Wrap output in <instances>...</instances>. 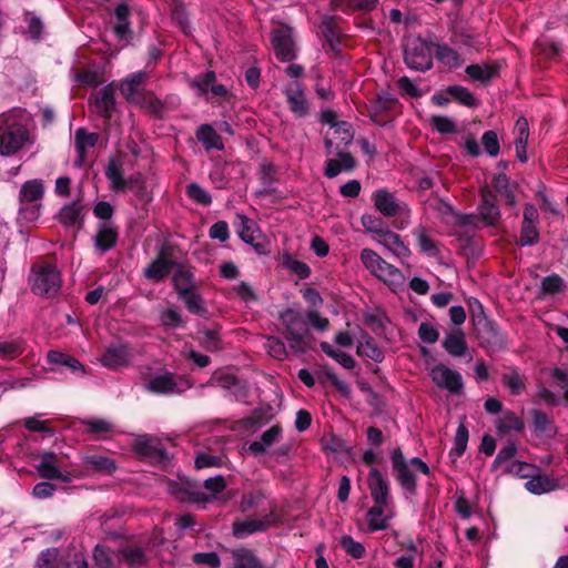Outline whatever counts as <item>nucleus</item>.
Here are the masks:
<instances>
[{"instance_id": "1", "label": "nucleus", "mask_w": 568, "mask_h": 568, "mask_svg": "<svg viewBox=\"0 0 568 568\" xmlns=\"http://www.w3.org/2000/svg\"><path fill=\"white\" fill-rule=\"evenodd\" d=\"M31 115L23 109L13 108L0 114V154L10 156L30 142Z\"/></svg>"}, {"instance_id": "2", "label": "nucleus", "mask_w": 568, "mask_h": 568, "mask_svg": "<svg viewBox=\"0 0 568 568\" xmlns=\"http://www.w3.org/2000/svg\"><path fill=\"white\" fill-rule=\"evenodd\" d=\"M390 462L394 471L396 473V480L398 485L408 494H415L417 481L416 473L430 475L429 466L419 457L406 459L400 448H394L390 452Z\"/></svg>"}, {"instance_id": "3", "label": "nucleus", "mask_w": 568, "mask_h": 568, "mask_svg": "<svg viewBox=\"0 0 568 568\" xmlns=\"http://www.w3.org/2000/svg\"><path fill=\"white\" fill-rule=\"evenodd\" d=\"M280 320L285 327V337L294 353H304L310 335L305 314L295 308H286L280 313Z\"/></svg>"}, {"instance_id": "4", "label": "nucleus", "mask_w": 568, "mask_h": 568, "mask_svg": "<svg viewBox=\"0 0 568 568\" xmlns=\"http://www.w3.org/2000/svg\"><path fill=\"white\" fill-rule=\"evenodd\" d=\"M361 262L372 275L387 284L393 291L402 288L405 284L403 273L394 265L383 260L375 251L363 248L361 251Z\"/></svg>"}, {"instance_id": "5", "label": "nucleus", "mask_w": 568, "mask_h": 568, "mask_svg": "<svg viewBox=\"0 0 568 568\" xmlns=\"http://www.w3.org/2000/svg\"><path fill=\"white\" fill-rule=\"evenodd\" d=\"M44 194L43 182L33 179L24 182L19 192V220L27 223L39 219Z\"/></svg>"}, {"instance_id": "6", "label": "nucleus", "mask_w": 568, "mask_h": 568, "mask_svg": "<svg viewBox=\"0 0 568 568\" xmlns=\"http://www.w3.org/2000/svg\"><path fill=\"white\" fill-rule=\"evenodd\" d=\"M434 44L420 37H408L404 43V62L407 68L425 72L433 67Z\"/></svg>"}, {"instance_id": "7", "label": "nucleus", "mask_w": 568, "mask_h": 568, "mask_svg": "<svg viewBox=\"0 0 568 568\" xmlns=\"http://www.w3.org/2000/svg\"><path fill=\"white\" fill-rule=\"evenodd\" d=\"M372 201L382 215L386 217L402 216L400 222L395 224L396 229L404 230L409 224L410 209L405 202L399 201L394 193L386 189H378L372 194Z\"/></svg>"}, {"instance_id": "8", "label": "nucleus", "mask_w": 568, "mask_h": 568, "mask_svg": "<svg viewBox=\"0 0 568 568\" xmlns=\"http://www.w3.org/2000/svg\"><path fill=\"white\" fill-rule=\"evenodd\" d=\"M29 281L31 291L45 297L54 295L62 283L60 272L51 264L33 266Z\"/></svg>"}, {"instance_id": "9", "label": "nucleus", "mask_w": 568, "mask_h": 568, "mask_svg": "<svg viewBox=\"0 0 568 568\" xmlns=\"http://www.w3.org/2000/svg\"><path fill=\"white\" fill-rule=\"evenodd\" d=\"M271 44L277 60L291 61L295 58L293 29L285 23H277L271 31Z\"/></svg>"}, {"instance_id": "10", "label": "nucleus", "mask_w": 568, "mask_h": 568, "mask_svg": "<svg viewBox=\"0 0 568 568\" xmlns=\"http://www.w3.org/2000/svg\"><path fill=\"white\" fill-rule=\"evenodd\" d=\"M192 384L183 377H176L172 373H163L153 376L145 384V388L155 394L161 395H176L182 394L190 389Z\"/></svg>"}, {"instance_id": "11", "label": "nucleus", "mask_w": 568, "mask_h": 568, "mask_svg": "<svg viewBox=\"0 0 568 568\" xmlns=\"http://www.w3.org/2000/svg\"><path fill=\"white\" fill-rule=\"evenodd\" d=\"M234 225L241 240L244 243L252 245L258 255H265L268 253L266 244L261 241L263 234L256 222L244 214H236Z\"/></svg>"}, {"instance_id": "12", "label": "nucleus", "mask_w": 568, "mask_h": 568, "mask_svg": "<svg viewBox=\"0 0 568 568\" xmlns=\"http://www.w3.org/2000/svg\"><path fill=\"white\" fill-rule=\"evenodd\" d=\"M133 355L129 344L112 343L109 344L99 358V363L106 369L119 371L128 367L132 362Z\"/></svg>"}, {"instance_id": "13", "label": "nucleus", "mask_w": 568, "mask_h": 568, "mask_svg": "<svg viewBox=\"0 0 568 568\" xmlns=\"http://www.w3.org/2000/svg\"><path fill=\"white\" fill-rule=\"evenodd\" d=\"M432 381L436 386L450 394H460L464 389L463 377L458 371L444 364H438L430 369Z\"/></svg>"}, {"instance_id": "14", "label": "nucleus", "mask_w": 568, "mask_h": 568, "mask_svg": "<svg viewBox=\"0 0 568 568\" xmlns=\"http://www.w3.org/2000/svg\"><path fill=\"white\" fill-rule=\"evenodd\" d=\"M367 485L374 504H393L390 483L376 467H372L367 475Z\"/></svg>"}, {"instance_id": "15", "label": "nucleus", "mask_w": 568, "mask_h": 568, "mask_svg": "<svg viewBox=\"0 0 568 568\" xmlns=\"http://www.w3.org/2000/svg\"><path fill=\"white\" fill-rule=\"evenodd\" d=\"M394 516L393 504H374L366 513L367 531L376 532L387 529Z\"/></svg>"}, {"instance_id": "16", "label": "nucleus", "mask_w": 568, "mask_h": 568, "mask_svg": "<svg viewBox=\"0 0 568 568\" xmlns=\"http://www.w3.org/2000/svg\"><path fill=\"white\" fill-rule=\"evenodd\" d=\"M40 462L37 465V470L42 478L60 479L63 483H70L71 477L63 474L61 470V460L53 452H43L39 454Z\"/></svg>"}, {"instance_id": "17", "label": "nucleus", "mask_w": 568, "mask_h": 568, "mask_svg": "<svg viewBox=\"0 0 568 568\" xmlns=\"http://www.w3.org/2000/svg\"><path fill=\"white\" fill-rule=\"evenodd\" d=\"M479 220L487 226L496 225L500 219V210L496 195L488 189H483L477 207Z\"/></svg>"}, {"instance_id": "18", "label": "nucleus", "mask_w": 568, "mask_h": 568, "mask_svg": "<svg viewBox=\"0 0 568 568\" xmlns=\"http://www.w3.org/2000/svg\"><path fill=\"white\" fill-rule=\"evenodd\" d=\"M283 435V428L280 424H275L266 429L258 439L248 444L246 452L258 457L268 453V449L276 444Z\"/></svg>"}, {"instance_id": "19", "label": "nucleus", "mask_w": 568, "mask_h": 568, "mask_svg": "<svg viewBox=\"0 0 568 568\" xmlns=\"http://www.w3.org/2000/svg\"><path fill=\"white\" fill-rule=\"evenodd\" d=\"M284 94L290 105V110L296 116H305L308 112V104L302 84L294 81L285 87Z\"/></svg>"}, {"instance_id": "20", "label": "nucleus", "mask_w": 568, "mask_h": 568, "mask_svg": "<svg viewBox=\"0 0 568 568\" xmlns=\"http://www.w3.org/2000/svg\"><path fill=\"white\" fill-rule=\"evenodd\" d=\"M113 32L119 41H129L131 39L130 8L125 2H119L114 9Z\"/></svg>"}, {"instance_id": "21", "label": "nucleus", "mask_w": 568, "mask_h": 568, "mask_svg": "<svg viewBox=\"0 0 568 568\" xmlns=\"http://www.w3.org/2000/svg\"><path fill=\"white\" fill-rule=\"evenodd\" d=\"M531 432L535 437L539 439H550L557 435V427L555 423L540 409H532L530 412Z\"/></svg>"}, {"instance_id": "22", "label": "nucleus", "mask_w": 568, "mask_h": 568, "mask_svg": "<svg viewBox=\"0 0 568 568\" xmlns=\"http://www.w3.org/2000/svg\"><path fill=\"white\" fill-rule=\"evenodd\" d=\"M375 241L400 261L410 256L408 246L404 244L398 234L394 233L389 229L383 231L378 237H375Z\"/></svg>"}, {"instance_id": "23", "label": "nucleus", "mask_w": 568, "mask_h": 568, "mask_svg": "<svg viewBox=\"0 0 568 568\" xmlns=\"http://www.w3.org/2000/svg\"><path fill=\"white\" fill-rule=\"evenodd\" d=\"M146 78V73L143 71L134 72L126 77L121 85V94L130 102H139L141 99V85Z\"/></svg>"}, {"instance_id": "24", "label": "nucleus", "mask_w": 568, "mask_h": 568, "mask_svg": "<svg viewBox=\"0 0 568 568\" xmlns=\"http://www.w3.org/2000/svg\"><path fill=\"white\" fill-rule=\"evenodd\" d=\"M176 263L171 258L164 256L162 253L145 268L144 275L146 278L160 282L169 276Z\"/></svg>"}, {"instance_id": "25", "label": "nucleus", "mask_w": 568, "mask_h": 568, "mask_svg": "<svg viewBox=\"0 0 568 568\" xmlns=\"http://www.w3.org/2000/svg\"><path fill=\"white\" fill-rule=\"evenodd\" d=\"M271 525V515H265L262 518H248L241 521H235L233 525V534L243 538L256 531L265 530Z\"/></svg>"}, {"instance_id": "26", "label": "nucleus", "mask_w": 568, "mask_h": 568, "mask_svg": "<svg viewBox=\"0 0 568 568\" xmlns=\"http://www.w3.org/2000/svg\"><path fill=\"white\" fill-rule=\"evenodd\" d=\"M396 100L395 98L387 92H383L377 94L375 100L371 103L369 114L373 122L377 124H383V116L392 110Z\"/></svg>"}, {"instance_id": "27", "label": "nucleus", "mask_w": 568, "mask_h": 568, "mask_svg": "<svg viewBox=\"0 0 568 568\" xmlns=\"http://www.w3.org/2000/svg\"><path fill=\"white\" fill-rule=\"evenodd\" d=\"M99 135L94 132H88L84 128H79L74 132V146L78 153L77 164L81 165L85 159L87 150L95 146Z\"/></svg>"}, {"instance_id": "28", "label": "nucleus", "mask_w": 568, "mask_h": 568, "mask_svg": "<svg viewBox=\"0 0 568 568\" xmlns=\"http://www.w3.org/2000/svg\"><path fill=\"white\" fill-rule=\"evenodd\" d=\"M514 132L516 134L515 138V149H516V156L521 162H527V143L529 138V125L526 118H519L516 121Z\"/></svg>"}, {"instance_id": "29", "label": "nucleus", "mask_w": 568, "mask_h": 568, "mask_svg": "<svg viewBox=\"0 0 568 568\" xmlns=\"http://www.w3.org/2000/svg\"><path fill=\"white\" fill-rule=\"evenodd\" d=\"M525 488L534 495L548 494L558 488V483L555 478L548 475H541L537 471L525 483Z\"/></svg>"}, {"instance_id": "30", "label": "nucleus", "mask_w": 568, "mask_h": 568, "mask_svg": "<svg viewBox=\"0 0 568 568\" xmlns=\"http://www.w3.org/2000/svg\"><path fill=\"white\" fill-rule=\"evenodd\" d=\"M176 268L174 270L173 274V285L174 290L178 293V296L189 292L193 291L196 286L194 274L191 271V268L185 267L181 264H176Z\"/></svg>"}, {"instance_id": "31", "label": "nucleus", "mask_w": 568, "mask_h": 568, "mask_svg": "<svg viewBox=\"0 0 568 568\" xmlns=\"http://www.w3.org/2000/svg\"><path fill=\"white\" fill-rule=\"evenodd\" d=\"M443 347L454 357L464 356L468 349L464 332L458 328L453 333L446 334Z\"/></svg>"}, {"instance_id": "32", "label": "nucleus", "mask_w": 568, "mask_h": 568, "mask_svg": "<svg viewBox=\"0 0 568 568\" xmlns=\"http://www.w3.org/2000/svg\"><path fill=\"white\" fill-rule=\"evenodd\" d=\"M196 139L200 143L203 144L206 151L217 150L222 151L224 149V143L222 138L217 134V132L210 124H202L196 130Z\"/></svg>"}, {"instance_id": "33", "label": "nucleus", "mask_w": 568, "mask_h": 568, "mask_svg": "<svg viewBox=\"0 0 568 568\" xmlns=\"http://www.w3.org/2000/svg\"><path fill=\"white\" fill-rule=\"evenodd\" d=\"M116 239L118 233L112 224L110 222H102L100 223L97 235L94 236V244L102 253H105L113 247Z\"/></svg>"}, {"instance_id": "34", "label": "nucleus", "mask_w": 568, "mask_h": 568, "mask_svg": "<svg viewBox=\"0 0 568 568\" xmlns=\"http://www.w3.org/2000/svg\"><path fill=\"white\" fill-rule=\"evenodd\" d=\"M95 111L103 118H110L115 104L114 91L110 85L97 92L93 101Z\"/></svg>"}, {"instance_id": "35", "label": "nucleus", "mask_w": 568, "mask_h": 568, "mask_svg": "<svg viewBox=\"0 0 568 568\" xmlns=\"http://www.w3.org/2000/svg\"><path fill=\"white\" fill-rule=\"evenodd\" d=\"M93 558L95 568H121L119 551H111L104 546H95Z\"/></svg>"}, {"instance_id": "36", "label": "nucleus", "mask_w": 568, "mask_h": 568, "mask_svg": "<svg viewBox=\"0 0 568 568\" xmlns=\"http://www.w3.org/2000/svg\"><path fill=\"white\" fill-rule=\"evenodd\" d=\"M434 47V55L444 67L449 69H457L462 67L464 61L456 50L448 47L447 44H436Z\"/></svg>"}, {"instance_id": "37", "label": "nucleus", "mask_w": 568, "mask_h": 568, "mask_svg": "<svg viewBox=\"0 0 568 568\" xmlns=\"http://www.w3.org/2000/svg\"><path fill=\"white\" fill-rule=\"evenodd\" d=\"M47 359L51 365L64 366L71 369L72 372L79 373L81 375H84L87 373L83 364H81L77 358L65 353L59 351H50L47 355Z\"/></svg>"}, {"instance_id": "38", "label": "nucleus", "mask_w": 568, "mask_h": 568, "mask_svg": "<svg viewBox=\"0 0 568 568\" xmlns=\"http://www.w3.org/2000/svg\"><path fill=\"white\" fill-rule=\"evenodd\" d=\"M120 562L135 568L145 564L146 556L144 550L135 545H128L119 549Z\"/></svg>"}, {"instance_id": "39", "label": "nucleus", "mask_w": 568, "mask_h": 568, "mask_svg": "<svg viewBox=\"0 0 568 568\" xmlns=\"http://www.w3.org/2000/svg\"><path fill=\"white\" fill-rule=\"evenodd\" d=\"M134 450L144 457H164L165 449L162 444L151 437H141L134 443Z\"/></svg>"}, {"instance_id": "40", "label": "nucleus", "mask_w": 568, "mask_h": 568, "mask_svg": "<svg viewBox=\"0 0 568 568\" xmlns=\"http://www.w3.org/2000/svg\"><path fill=\"white\" fill-rule=\"evenodd\" d=\"M24 26H22L23 34L34 41H39L42 39L44 32V26L40 17L33 14L32 12L24 13Z\"/></svg>"}, {"instance_id": "41", "label": "nucleus", "mask_w": 568, "mask_h": 568, "mask_svg": "<svg viewBox=\"0 0 568 568\" xmlns=\"http://www.w3.org/2000/svg\"><path fill=\"white\" fill-rule=\"evenodd\" d=\"M169 488L171 494L183 503H199L206 500L205 498H202V494L195 493L193 487L187 481L181 484L172 483L170 484Z\"/></svg>"}, {"instance_id": "42", "label": "nucleus", "mask_w": 568, "mask_h": 568, "mask_svg": "<svg viewBox=\"0 0 568 568\" xmlns=\"http://www.w3.org/2000/svg\"><path fill=\"white\" fill-rule=\"evenodd\" d=\"M282 265L300 280H305L311 275L310 266L305 262L295 258L288 252L282 254Z\"/></svg>"}, {"instance_id": "43", "label": "nucleus", "mask_w": 568, "mask_h": 568, "mask_svg": "<svg viewBox=\"0 0 568 568\" xmlns=\"http://www.w3.org/2000/svg\"><path fill=\"white\" fill-rule=\"evenodd\" d=\"M419 556L417 545L413 539L405 542V552L398 556L394 562V568H415V562Z\"/></svg>"}, {"instance_id": "44", "label": "nucleus", "mask_w": 568, "mask_h": 568, "mask_svg": "<svg viewBox=\"0 0 568 568\" xmlns=\"http://www.w3.org/2000/svg\"><path fill=\"white\" fill-rule=\"evenodd\" d=\"M105 176L110 182L113 191H124L126 179L123 176V171L115 160H110L105 166Z\"/></svg>"}, {"instance_id": "45", "label": "nucleus", "mask_w": 568, "mask_h": 568, "mask_svg": "<svg viewBox=\"0 0 568 568\" xmlns=\"http://www.w3.org/2000/svg\"><path fill=\"white\" fill-rule=\"evenodd\" d=\"M412 233L417 240V244L422 253L427 256H436L438 254L439 251L437 243L427 234L424 226L414 229Z\"/></svg>"}, {"instance_id": "46", "label": "nucleus", "mask_w": 568, "mask_h": 568, "mask_svg": "<svg viewBox=\"0 0 568 568\" xmlns=\"http://www.w3.org/2000/svg\"><path fill=\"white\" fill-rule=\"evenodd\" d=\"M446 93L462 105L474 108L478 105V100L474 94L463 85H449L446 89Z\"/></svg>"}, {"instance_id": "47", "label": "nucleus", "mask_w": 568, "mask_h": 568, "mask_svg": "<svg viewBox=\"0 0 568 568\" xmlns=\"http://www.w3.org/2000/svg\"><path fill=\"white\" fill-rule=\"evenodd\" d=\"M496 427L500 435H506L510 432H520L524 423L515 413L506 412L497 420Z\"/></svg>"}, {"instance_id": "48", "label": "nucleus", "mask_w": 568, "mask_h": 568, "mask_svg": "<svg viewBox=\"0 0 568 568\" xmlns=\"http://www.w3.org/2000/svg\"><path fill=\"white\" fill-rule=\"evenodd\" d=\"M179 298L184 303L190 313L199 316L206 314L207 311L204 301L194 290L180 295Z\"/></svg>"}, {"instance_id": "49", "label": "nucleus", "mask_w": 568, "mask_h": 568, "mask_svg": "<svg viewBox=\"0 0 568 568\" xmlns=\"http://www.w3.org/2000/svg\"><path fill=\"white\" fill-rule=\"evenodd\" d=\"M233 568H265L250 549H237L233 552Z\"/></svg>"}, {"instance_id": "50", "label": "nucleus", "mask_w": 568, "mask_h": 568, "mask_svg": "<svg viewBox=\"0 0 568 568\" xmlns=\"http://www.w3.org/2000/svg\"><path fill=\"white\" fill-rule=\"evenodd\" d=\"M358 354L366 356L374 362H382L384 358V352L377 346V344L368 336H365L357 346Z\"/></svg>"}, {"instance_id": "51", "label": "nucleus", "mask_w": 568, "mask_h": 568, "mask_svg": "<svg viewBox=\"0 0 568 568\" xmlns=\"http://www.w3.org/2000/svg\"><path fill=\"white\" fill-rule=\"evenodd\" d=\"M466 73L475 81H479L481 83H487L490 79L496 74L497 70L494 65H480V64H470L466 67Z\"/></svg>"}, {"instance_id": "52", "label": "nucleus", "mask_w": 568, "mask_h": 568, "mask_svg": "<svg viewBox=\"0 0 568 568\" xmlns=\"http://www.w3.org/2000/svg\"><path fill=\"white\" fill-rule=\"evenodd\" d=\"M321 349L326 354L328 355L329 357L334 358L338 364H341L344 368H347V369H352L354 368L355 366V361L354 358L341 351V349H336L334 348L329 343L327 342H322L321 343Z\"/></svg>"}, {"instance_id": "53", "label": "nucleus", "mask_w": 568, "mask_h": 568, "mask_svg": "<svg viewBox=\"0 0 568 568\" xmlns=\"http://www.w3.org/2000/svg\"><path fill=\"white\" fill-rule=\"evenodd\" d=\"M339 545L354 559H362L366 554L365 546L349 535H343L339 539Z\"/></svg>"}, {"instance_id": "54", "label": "nucleus", "mask_w": 568, "mask_h": 568, "mask_svg": "<svg viewBox=\"0 0 568 568\" xmlns=\"http://www.w3.org/2000/svg\"><path fill=\"white\" fill-rule=\"evenodd\" d=\"M468 443V429L466 426L460 423L456 429L455 438H454V446L452 447L449 452V456L453 458L460 457L466 448Z\"/></svg>"}, {"instance_id": "55", "label": "nucleus", "mask_w": 568, "mask_h": 568, "mask_svg": "<svg viewBox=\"0 0 568 568\" xmlns=\"http://www.w3.org/2000/svg\"><path fill=\"white\" fill-rule=\"evenodd\" d=\"M199 343L202 347L210 352L217 351L220 348L219 332L212 328L199 329Z\"/></svg>"}, {"instance_id": "56", "label": "nucleus", "mask_w": 568, "mask_h": 568, "mask_svg": "<svg viewBox=\"0 0 568 568\" xmlns=\"http://www.w3.org/2000/svg\"><path fill=\"white\" fill-rule=\"evenodd\" d=\"M505 471L528 480L537 471V468L532 464L514 460L505 467Z\"/></svg>"}, {"instance_id": "57", "label": "nucleus", "mask_w": 568, "mask_h": 568, "mask_svg": "<svg viewBox=\"0 0 568 568\" xmlns=\"http://www.w3.org/2000/svg\"><path fill=\"white\" fill-rule=\"evenodd\" d=\"M23 352L22 342L19 338L0 339V357L10 359Z\"/></svg>"}, {"instance_id": "58", "label": "nucleus", "mask_w": 568, "mask_h": 568, "mask_svg": "<svg viewBox=\"0 0 568 568\" xmlns=\"http://www.w3.org/2000/svg\"><path fill=\"white\" fill-rule=\"evenodd\" d=\"M84 463L95 470L111 474L115 469V464L112 459L103 455H87Z\"/></svg>"}, {"instance_id": "59", "label": "nucleus", "mask_w": 568, "mask_h": 568, "mask_svg": "<svg viewBox=\"0 0 568 568\" xmlns=\"http://www.w3.org/2000/svg\"><path fill=\"white\" fill-rule=\"evenodd\" d=\"M215 72L206 71L196 75L191 81V87L197 91L200 95H205L210 92L213 82L215 81Z\"/></svg>"}, {"instance_id": "60", "label": "nucleus", "mask_w": 568, "mask_h": 568, "mask_svg": "<svg viewBox=\"0 0 568 568\" xmlns=\"http://www.w3.org/2000/svg\"><path fill=\"white\" fill-rule=\"evenodd\" d=\"M187 196L195 203L207 206L212 203L211 194L197 183H190L186 186Z\"/></svg>"}, {"instance_id": "61", "label": "nucleus", "mask_w": 568, "mask_h": 568, "mask_svg": "<svg viewBox=\"0 0 568 568\" xmlns=\"http://www.w3.org/2000/svg\"><path fill=\"white\" fill-rule=\"evenodd\" d=\"M84 424L90 434L108 435L115 430V426L103 418H90Z\"/></svg>"}, {"instance_id": "62", "label": "nucleus", "mask_w": 568, "mask_h": 568, "mask_svg": "<svg viewBox=\"0 0 568 568\" xmlns=\"http://www.w3.org/2000/svg\"><path fill=\"white\" fill-rule=\"evenodd\" d=\"M516 453H517L516 444L513 442L507 443L504 447H501L499 449V452L494 460L493 467L495 469L499 468L504 465L506 467L511 462H514L513 458L515 457Z\"/></svg>"}, {"instance_id": "63", "label": "nucleus", "mask_w": 568, "mask_h": 568, "mask_svg": "<svg viewBox=\"0 0 568 568\" xmlns=\"http://www.w3.org/2000/svg\"><path fill=\"white\" fill-rule=\"evenodd\" d=\"M125 190L133 192V194L141 200L146 199L145 181L140 173L132 174L126 179Z\"/></svg>"}, {"instance_id": "64", "label": "nucleus", "mask_w": 568, "mask_h": 568, "mask_svg": "<svg viewBox=\"0 0 568 568\" xmlns=\"http://www.w3.org/2000/svg\"><path fill=\"white\" fill-rule=\"evenodd\" d=\"M59 551L57 548H48L39 555L36 568H58Z\"/></svg>"}]
</instances>
